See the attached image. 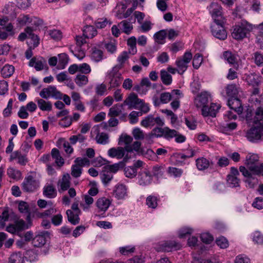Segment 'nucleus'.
<instances>
[{
    "mask_svg": "<svg viewBox=\"0 0 263 263\" xmlns=\"http://www.w3.org/2000/svg\"><path fill=\"white\" fill-rule=\"evenodd\" d=\"M253 26L246 21L242 20L233 27L232 37L236 40H242L247 37L252 30Z\"/></svg>",
    "mask_w": 263,
    "mask_h": 263,
    "instance_id": "obj_1",
    "label": "nucleus"
},
{
    "mask_svg": "<svg viewBox=\"0 0 263 263\" xmlns=\"http://www.w3.org/2000/svg\"><path fill=\"white\" fill-rule=\"evenodd\" d=\"M259 161V157L255 154H249L246 156L245 164L246 165V168L250 172L256 175L263 176V163L260 165H257Z\"/></svg>",
    "mask_w": 263,
    "mask_h": 263,
    "instance_id": "obj_2",
    "label": "nucleus"
},
{
    "mask_svg": "<svg viewBox=\"0 0 263 263\" xmlns=\"http://www.w3.org/2000/svg\"><path fill=\"white\" fill-rule=\"evenodd\" d=\"M209 10L214 20V22L225 23V18L222 14V8L217 3H212L209 7Z\"/></svg>",
    "mask_w": 263,
    "mask_h": 263,
    "instance_id": "obj_3",
    "label": "nucleus"
},
{
    "mask_svg": "<svg viewBox=\"0 0 263 263\" xmlns=\"http://www.w3.org/2000/svg\"><path fill=\"white\" fill-rule=\"evenodd\" d=\"M246 137L250 141L253 142L261 140L263 137V126L254 124L247 131Z\"/></svg>",
    "mask_w": 263,
    "mask_h": 263,
    "instance_id": "obj_4",
    "label": "nucleus"
},
{
    "mask_svg": "<svg viewBox=\"0 0 263 263\" xmlns=\"http://www.w3.org/2000/svg\"><path fill=\"white\" fill-rule=\"evenodd\" d=\"M224 23L214 22L211 26L212 35L220 40H224L227 37V32L224 29Z\"/></svg>",
    "mask_w": 263,
    "mask_h": 263,
    "instance_id": "obj_5",
    "label": "nucleus"
},
{
    "mask_svg": "<svg viewBox=\"0 0 263 263\" xmlns=\"http://www.w3.org/2000/svg\"><path fill=\"white\" fill-rule=\"evenodd\" d=\"M193 58L192 54L190 52H185L182 59L177 60L176 62V65L179 69L178 73L182 74L186 70L188 64L190 62Z\"/></svg>",
    "mask_w": 263,
    "mask_h": 263,
    "instance_id": "obj_6",
    "label": "nucleus"
},
{
    "mask_svg": "<svg viewBox=\"0 0 263 263\" xmlns=\"http://www.w3.org/2000/svg\"><path fill=\"white\" fill-rule=\"evenodd\" d=\"M40 96L44 99H47L50 96L57 99H61L62 93L57 89L54 86H49L43 88L40 93Z\"/></svg>",
    "mask_w": 263,
    "mask_h": 263,
    "instance_id": "obj_7",
    "label": "nucleus"
},
{
    "mask_svg": "<svg viewBox=\"0 0 263 263\" xmlns=\"http://www.w3.org/2000/svg\"><path fill=\"white\" fill-rule=\"evenodd\" d=\"M239 171L245 177L247 178L245 182L248 184L249 187L250 188H253L257 183V179L253 176L256 175L253 174L252 172H250L243 166L239 167Z\"/></svg>",
    "mask_w": 263,
    "mask_h": 263,
    "instance_id": "obj_8",
    "label": "nucleus"
},
{
    "mask_svg": "<svg viewBox=\"0 0 263 263\" xmlns=\"http://www.w3.org/2000/svg\"><path fill=\"white\" fill-rule=\"evenodd\" d=\"M50 233L48 231H42L36 235L33 239L32 243L34 247L41 248L46 242V239L49 238Z\"/></svg>",
    "mask_w": 263,
    "mask_h": 263,
    "instance_id": "obj_9",
    "label": "nucleus"
},
{
    "mask_svg": "<svg viewBox=\"0 0 263 263\" xmlns=\"http://www.w3.org/2000/svg\"><path fill=\"white\" fill-rule=\"evenodd\" d=\"M37 187V181L31 175L26 178L22 183L23 190L26 192H33Z\"/></svg>",
    "mask_w": 263,
    "mask_h": 263,
    "instance_id": "obj_10",
    "label": "nucleus"
},
{
    "mask_svg": "<svg viewBox=\"0 0 263 263\" xmlns=\"http://www.w3.org/2000/svg\"><path fill=\"white\" fill-rule=\"evenodd\" d=\"M210 101V96L206 92H201L195 99L194 103L198 108H206Z\"/></svg>",
    "mask_w": 263,
    "mask_h": 263,
    "instance_id": "obj_11",
    "label": "nucleus"
},
{
    "mask_svg": "<svg viewBox=\"0 0 263 263\" xmlns=\"http://www.w3.org/2000/svg\"><path fill=\"white\" fill-rule=\"evenodd\" d=\"M142 102V100L138 98V96L134 92L130 93L124 100L123 104L128 106V109L137 108Z\"/></svg>",
    "mask_w": 263,
    "mask_h": 263,
    "instance_id": "obj_12",
    "label": "nucleus"
},
{
    "mask_svg": "<svg viewBox=\"0 0 263 263\" xmlns=\"http://www.w3.org/2000/svg\"><path fill=\"white\" fill-rule=\"evenodd\" d=\"M228 105L230 109L234 110L238 114L242 112L243 108L240 100L236 97L231 98L228 101Z\"/></svg>",
    "mask_w": 263,
    "mask_h": 263,
    "instance_id": "obj_13",
    "label": "nucleus"
},
{
    "mask_svg": "<svg viewBox=\"0 0 263 263\" xmlns=\"http://www.w3.org/2000/svg\"><path fill=\"white\" fill-rule=\"evenodd\" d=\"M139 183L140 185L146 186L151 184L152 176L148 171H143L139 173Z\"/></svg>",
    "mask_w": 263,
    "mask_h": 263,
    "instance_id": "obj_14",
    "label": "nucleus"
},
{
    "mask_svg": "<svg viewBox=\"0 0 263 263\" xmlns=\"http://www.w3.org/2000/svg\"><path fill=\"white\" fill-rule=\"evenodd\" d=\"M245 81L249 85L257 87L261 83V77L255 73L245 75Z\"/></svg>",
    "mask_w": 263,
    "mask_h": 263,
    "instance_id": "obj_15",
    "label": "nucleus"
},
{
    "mask_svg": "<svg viewBox=\"0 0 263 263\" xmlns=\"http://www.w3.org/2000/svg\"><path fill=\"white\" fill-rule=\"evenodd\" d=\"M220 107L215 103H211L210 106L208 105L206 108L201 109L202 115L204 117L211 116L215 117L218 110Z\"/></svg>",
    "mask_w": 263,
    "mask_h": 263,
    "instance_id": "obj_16",
    "label": "nucleus"
},
{
    "mask_svg": "<svg viewBox=\"0 0 263 263\" xmlns=\"http://www.w3.org/2000/svg\"><path fill=\"white\" fill-rule=\"evenodd\" d=\"M108 155L112 158L116 157L119 159H121L124 156V149L121 146L111 148L108 151Z\"/></svg>",
    "mask_w": 263,
    "mask_h": 263,
    "instance_id": "obj_17",
    "label": "nucleus"
},
{
    "mask_svg": "<svg viewBox=\"0 0 263 263\" xmlns=\"http://www.w3.org/2000/svg\"><path fill=\"white\" fill-rule=\"evenodd\" d=\"M33 29L31 27H27L25 29V31L29 35V37L31 39V40L33 42V48H35L37 47L40 44V38L37 35H35L33 33Z\"/></svg>",
    "mask_w": 263,
    "mask_h": 263,
    "instance_id": "obj_18",
    "label": "nucleus"
},
{
    "mask_svg": "<svg viewBox=\"0 0 263 263\" xmlns=\"http://www.w3.org/2000/svg\"><path fill=\"white\" fill-rule=\"evenodd\" d=\"M181 92L179 89L172 90L171 92H165V103L171 100H179Z\"/></svg>",
    "mask_w": 263,
    "mask_h": 263,
    "instance_id": "obj_19",
    "label": "nucleus"
},
{
    "mask_svg": "<svg viewBox=\"0 0 263 263\" xmlns=\"http://www.w3.org/2000/svg\"><path fill=\"white\" fill-rule=\"evenodd\" d=\"M66 215L69 222L73 225H76L80 222V214L76 213L71 210L66 211Z\"/></svg>",
    "mask_w": 263,
    "mask_h": 263,
    "instance_id": "obj_20",
    "label": "nucleus"
},
{
    "mask_svg": "<svg viewBox=\"0 0 263 263\" xmlns=\"http://www.w3.org/2000/svg\"><path fill=\"white\" fill-rule=\"evenodd\" d=\"M43 195L48 198H53L57 195V190L52 185L45 186L43 189Z\"/></svg>",
    "mask_w": 263,
    "mask_h": 263,
    "instance_id": "obj_21",
    "label": "nucleus"
},
{
    "mask_svg": "<svg viewBox=\"0 0 263 263\" xmlns=\"http://www.w3.org/2000/svg\"><path fill=\"white\" fill-rule=\"evenodd\" d=\"M239 87L235 84L228 85L226 87V91L228 96L231 98L236 97L238 92Z\"/></svg>",
    "mask_w": 263,
    "mask_h": 263,
    "instance_id": "obj_22",
    "label": "nucleus"
},
{
    "mask_svg": "<svg viewBox=\"0 0 263 263\" xmlns=\"http://www.w3.org/2000/svg\"><path fill=\"white\" fill-rule=\"evenodd\" d=\"M126 190L127 189L125 185L119 184L116 186L114 194L118 199H122L126 195Z\"/></svg>",
    "mask_w": 263,
    "mask_h": 263,
    "instance_id": "obj_23",
    "label": "nucleus"
},
{
    "mask_svg": "<svg viewBox=\"0 0 263 263\" xmlns=\"http://www.w3.org/2000/svg\"><path fill=\"white\" fill-rule=\"evenodd\" d=\"M254 124L263 126V108L258 107L253 119Z\"/></svg>",
    "mask_w": 263,
    "mask_h": 263,
    "instance_id": "obj_24",
    "label": "nucleus"
},
{
    "mask_svg": "<svg viewBox=\"0 0 263 263\" xmlns=\"http://www.w3.org/2000/svg\"><path fill=\"white\" fill-rule=\"evenodd\" d=\"M223 57L229 63L233 65L235 68H237L238 65L237 62V58L235 54L229 51H226L223 53Z\"/></svg>",
    "mask_w": 263,
    "mask_h": 263,
    "instance_id": "obj_25",
    "label": "nucleus"
},
{
    "mask_svg": "<svg viewBox=\"0 0 263 263\" xmlns=\"http://www.w3.org/2000/svg\"><path fill=\"white\" fill-rule=\"evenodd\" d=\"M70 176L69 174H64L62 178L61 181H59V183L60 184L61 190L65 191L68 190L70 185Z\"/></svg>",
    "mask_w": 263,
    "mask_h": 263,
    "instance_id": "obj_26",
    "label": "nucleus"
},
{
    "mask_svg": "<svg viewBox=\"0 0 263 263\" xmlns=\"http://www.w3.org/2000/svg\"><path fill=\"white\" fill-rule=\"evenodd\" d=\"M110 204L109 199L105 197H102L98 199L96 202L97 206L102 211H105L108 208Z\"/></svg>",
    "mask_w": 263,
    "mask_h": 263,
    "instance_id": "obj_27",
    "label": "nucleus"
},
{
    "mask_svg": "<svg viewBox=\"0 0 263 263\" xmlns=\"http://www.w3.org/2000/svg\"><path fill=\"white\" fill-rule=\"evenodd\" d=\"M14 67L10 65H5L1 70V74L3 78L10 77L14 72Z\"/></svg>",
    "mask_w": 263,
    "mask_h": 263,
    "instance_id": "obj_28",
    "label": "nucleus"
},
{
    "mask_svg": "<svg viewBox=\"0 0 263 263\" xmlns=\"http://www.w3.org/2000/svg\"><path fill=\"white\" fill-rule=\"evenodd\" d=\"M83 32L85 38H92L97 34V31L93 26H86Z\"/></svg>",
    "mask_w": 263,
    "mask_h": 263,
    "instance_id": "obj_29",
    "label": "nucleus"
},
{
    "mask_svg": "<svg viewBox=\"0 0 263 263\" xmlns=\"http://www.w3.org/2000/svg\"><path fill=\"white\" fill-rule=\"evenodd\" d=\"M124 167L123 162H119L117 163H115L112 165H105L103 168L108 171L110 173H116L120 168H123Z\"/></svg>",
    "mask_w": 263,
    "mask_h": 263,
    "instance_id": "obj_30",
    "label": "nucleus"
},
{
    "mask_svg": "<svg viewBox=\"0 0 263 263\" xmlns=\"http://www.w3.org/2000/svg\"><path fill=\"white\" fill-rule=\"evenodd\" d=\"M196 166L199 170H204L210 165L209 161L203 157L198 158L196 161Z\"/></svg>",
    "mask_w": 263,
    "mask_h": 263,
    "instance_id": "obj_31",
    "label": "nucleus"
},
{
    "mask_svg": "<svg viewBox=\"0 0 263 263\" xmlns=\"http://www.w3.org/2000/svg\"><path fill=\"white\" fill-rule=\"evenodd\" d=\"M8 263H24V257L20 252L13 253L9 257Z\"/></svg>",
    "mask_w": 263,
    "mask_h": 263,
    "instance_id": "obj_32",
    "label": "nucleus"
},
{
    "mask_svg": "<svg viewBox=\"0 0 263 263\" xmlns=\"http://www.w3.org/2000/svg\"><path fill=\"white\" fill-rule=\"evenodd\" d=\"M181 247V245L175 241L170 240L165 241V252H170L177 250Z\"/></svg>",
    "mask_w": 263,
    "mask_h": 263,
    "instance_id": "obj_33",
    "label": "nucleus"
},
{
    "mask_svg": "<svg viewBox=\"0 0 263 263\" xmlns=\"http://www.w3.org/2000/svg\"><path fill=\"white\" fill-rule=\"evenodd\" d=\"M164 129L161 127H155L152 130L151 134L146 136L145 138L147 141H149L153 136H155L156 137H161L164 135Z\"/></svg>",
    "mask_w": 263,
    "mask_h": 263,
    "instance_id": "obj_34",
    "label": "nucleus"
},
{
    "mask_svg": "<svg viewBox=\"0 0 263 263\" xmlns=\"http://www.w3.org/2000/svg\"><path fill=\"white\" fill-rule=\"evenodd\" d=\"M37 104L40 109L43 111H50L52 109V104L50 102H46L43 99L37 100Z\"/></svg>",
    "mask_w": 263,
    "mask_h": 263,
    "instance_id": "obj_35",
    "label": "nucleus"
},
{
    "mask_svg": "<svg viewBox=\"0 0 263 263\" xmlns=\"http://www.w3.org/2000/svg\"><path fill=\"white\" fill-rule=\"evenodd\" d=\"M109 78L110 80L109 82L110 87L108 88V89L118 87L121 83L122 79L120 76H109Z\"/></svg>",
    "mask_w": 263,
    "mask_h": 263,
    "instance_id": "obj_36",
    "label": "nucleus"
},
{
    "mask_svg": "<svg viewBox=\"0 0 263 263\" xmlns=\"http://www.w3.org/2000/svg\"><path fill=\"white\" fill-rule=\"evenodd\" d=\"M127 45L129 46L128 52L135 54L137 52L136 37L132 36L129 38L127 40Z\"/></svg>",
    "mask_w": 263,
    "mask_h": 263,
    "instance_id": "obj_37",
    "label": "nucleus"
},
{
    "mask_svg": "<svg viewBox=\"0 0 263 263\" xmlns=\"http://www.w3.org/2000/svg\"><path fill=\"white\" fill-rule=\"evenodd\" d=\"M133 138L126 134H122L119 139L118 144L122 145L124 143L125 145H129L133 141Z\"/></svg>",
    "mask_w": 263,
    "mask_h": 263,
    "instance_id": "obj_38",
    "label": "nucleus"
},
{
    "mask_svg": "<svg viewBox=\"0 0 263 263\" xmlns=\"http://www.w3.org/2000/svg\"><path fill=\"white\" fill-rule=\"evenodd\" d=\"M157 198L154 196H148L146 199V203L148 208L156 209L157 206Z\"/></svg>",
    "mask_w": 263,
    "mask_h": 263,
    "instance_id": "obj_39",
    "label": "nucleus"
},
{
    "mask_svg": "<svg viewBox=\"0 0 263 263\" xmlns=\"http://www.w3.org/2000/svg\"><path fill=\"white\" fill-rule=\"evenodd\" d=\"M59 66L61 69H64L65 67V66L68 62L69 58L68 55L65 53H62L59 54Z\"/></svg>",
    "mask_w": 263,
    "mask_h": 263,
    "instance_id": "obj_40",
    "label": "nucleus"
},
{
    "mask_svg": "<svg viewBox=\"0 0 263 263\" xmlns=\"http://www.w3.org/2000/svg\"><path fill=\"white\" fill-rule=\"evenodd\" d=\"M108 135L105 133H98L96 137L97 143L105 144L108 142Z\"/></svg>",
    "mask_w": 263,
    "mask_h": 263,
    "instance_id": "obj_41",
    "label": "nucleus"
},
{
    "mask_svg": "<svg viewBox=\"0 0 263 263\" xmlns=\"http://www.w3.org/2000/svg\"><path fill=\"white\" fill-rule=\"evenodd\" d=\"M142 126L147 127L149 126H153L155 124L154 117L153 115H148L141 121Z\"/></svg>",
    "mask_w": 263,
    "mask_h": 263,
    "instance_id": "obj_42",
    "label": "nucleus"
},
{
    "mask_svg": "<svg viewBox=\"0 0 263 263\" xmlns=\"http://www.w3.org/2000/svg\"><path fill=\"white\" fill-rule=\"evenodd\" d=\"M227 182L231 187H235L239 186L240 180L237 177L227 176Z\"/></svg>",
    "mask_w": 263,
    "mask_h": 263,
    "instance_id": "obj_43",
    "label": "nucleus"
},
{
    "mask_svg": "<svg viewBox=\"0 0 263 263\" xmlns=\"http://www.w3.org/2000/svg\"><path fill=\"white\" fill-rule=\"evenodd\" d=\"M101 176L102 181L105 185L108 184L113 177V176L111 173L104 169L102 171Z\"/></svg>",
    "mask_w": 263,
    "mask_h": 263,
    "instance_id": "obj_44",
    "label": "nucleus"
},
{
    "mask_svg": "<svg viewBox=\"0 0 263 263\" xmlns=\"http://www.w3.org/2000/svg\"><path fill=\"white\" fill-rule=\"evenodd\" d=\"M74 81L78 85L82 86L88 83V80L87 77L85 75L78 74Z\"/></svg>",
    "mask_w": 263,
    "mask_h": 263,
    "instance_id": "obj_45",
    "label": "nucleus"
},
{
    "mask_svg": "<svg viewBox=\"0 0 263 263\" xmlns=\"http://www.w3.org/2000/svg\"><path fill=\"white\" fill-rule=\"evenodd\" d=\"M91 58L96 62H99L102 59L103 52L102 50L97 49L96 48H92Z\"/></svg>",
    "mask_w": 263,
    "mask_h": 263,
    "instance_id": "obj_46",
    "label": "nucleus"
},
{
    "mask_svg": "<svg viewBox=\"0 0 263 263\" xmlns=\"http://www.w3.org/2000/svg\"><path fill=\"white\" fill-rule=\"evenodd\" d=\"M137 169L133 166H128L124 169L126 177L130 178L135 177L137 175Z\"/></svg>",
    "mask_w": 263,
    "mask_h": 263,
    "instance_id": "obj_47",
    "label": "nucleus"
},
{
    "mask_svg": "<svg viewBox=\"0 0 263 263\" xmlns=\"http://www.w3.org/2000/svg\"><path fill=\"white\" fill-rule=\"evenodd\" d=\"M254 56L253 57V59L254 60L255 63L257 66H262L263 65V54L261 53L259 51H256L254 53Z\"/></svg>",
    "mask_w": 263,
    "mask_h": 263,
    "instance_id": "obj_48",
    "label": "nucleus"
},
{
    "mask_svg": "<svg viewBox=\"0 0 263 263\" xmlns=\"http://www.w3.org/2000/svg\"><path fill=\"white\" fill-rule=\"evenodd\" d=\"M26 257L30 261H34L37 259L38 254L37 252L34 250H29L26 252Z\"/></svg>",
    "mask_w": 263,
    "mask_h": 263,
    "instance_id": "obj_49",
    "label": "nucleus"
},
{
    "mask_svg": "<svg viewBox=\"0 0 263 263\" xmlns=\"http://www.w3.org/2000/svg\"><path fill=\"white\" fill-rule=\"evenodd\" d=\"M202 62V55L200 53H196L193 60V66L195 69H198Z\"/></svg>",
    "mask_w": 263,
    "mask_h": 263,
    "instance_id": "obj_50",
    "label": "nucleus"
},
{
    "mask_svg": "<svg viewBox=\"0 0 263 263\" xmlns=\"http://www.w3.org/2000/svg\"><path fill=\"white\" fill-rule=\"evenodd\" d=\"M179 33L178 30H175L173 29H170L168 30H165V37H167L170 40H174L176 38Z\"/></svg>",
    "mask_w": 263,
    "mask_h": 263,
    "instance_id": "obj_51",
    "label": "nucleus"
},
{
    "mask_svg": "<svg viewBox=\"0 0 263 263\" xmlns=\"http://www.w3.org/2000/svg\"><path fill=\"white\" fill-rule=\"evenodd\" d=\"M164 168L163 166H155L153 167V175L157 178H161L163 175Z\"/></svg>",
    "mask_w": 263,
    "mask_h": 263,
    "instance_id": "obj_52",
    "label": "nucleus"
},
{
    "mask_svg": "<svg viewBox=\"0 0 263 263\" xmlns=\"http://www.w3.org/2000/svg\"><path fill=\"white\" fill-rule=\"evenodd\" d=\"M216 242L218 246L222 249L227 248L229 246L228 241L223 236L217 238Z\"/></svg>",
    "mask_w": 263,
    "mask_h": 263,
    "instance_id": "obj_53",
    "label": "nucleus"
},
{
    "mask_svg": "<svg viewBox=\"0 0 263 263\" xmlns=\"http://www.w3.org/2000/svg\"><path fill=\"white\" fill-rule=\"evenodd\" d=\"M120 24L122 25L123 32L127 34H129L133 29L132 25L127 21H123Z\"/></svg>",
    "mask_w": 263,
    "mask_h": 263,
    "instance_id": "obj_54",
    "label": "nucleus"
},
{
    "mask_svg": "<svg viewBox=\"0 0 263 263\" xmlns=\"http://www.w3.org/2000/svg\"><path fill=\"white\" fill-rule=\"evenodd\" d=\"M201 241L206 244H210L214 239L213 237L209 233H203L201 234Z\"/></svg>",
    "mask_w": 263,
    "mask_h": 263,
    "instance_id": "obj_55",
    "label": "nucleus"
},
{
    "mask_svg": "<svg viewBox=\"0 0 263 263\" xmlns=\"http://www.w3.org/2000/svg\"><path fill=\"white\" fill-rule=\"evenodd\" d=\"M82 174V168L78 165H72L71 167V175L74 178H78Z\"/></svg>",
    "mask_w": 263,
    "mask_h": 263,
    "instance_id": "obj_56",
    "label": "nucleus"
},
{
    "mask_svg": "<svg viewBox=\"0 0 263 263\" xmlns=\"http://www.w3.org/2000/svg\"><path fill=\"white\" fill-rule=\"evenodd\" d=\"M155 41L158 44H162L164 40V30H161L154 35Z\"/></svg>",
    "mask_w": 263,
    "mask_h": 263,
    "instance_id": "obj_57",
    "label": "nucleus"
},
{
    "mask_svg": "<svg viewBox=\"0 0 263 263\" xmlns=\"http://www.w3.org/2000/svg\"><path fill=\"white\" fill-rule=\"evenodd\" d=\"M134 138L136 140H142L144 138L143 132L139 128H135L132 132Z\"/></svg>",
    "mask_w": 263,
    "mask_h": 263,
    "instance_id": "obj_58",
    "label": "nucleus"
},
{
    "mask_svg": "<svg viewBox=\"0 0 263 263\" xmlns=\"http://www.w3.org/2000/svg\"><path fill=\"white\" fill-rule=\"evenodd\" d=\"M140 155L144 156L148 159H153L156 156V153H155L151 149H147L145 151L144 149L141 151V154Z\"/></svg>",
    "mask_w": 263,
    "mask_h": 263,
    "instance_id": "obj_59",
    "label": "nucleus"
},
{
    "mask_svg": "<svg viewBox=\"0 0 263 263\" xmlns=\"http://www.w3.org/2000/svg\"><path fill=\"white\" fill-rule=\"evenodd\" d=\"M252 205L258 210L263 209V198L256 197L252 203Z\"/></svg>",
    "mask_w": 263,
    "mask_h": 263,
    "instance_id": "obj_60",
    "label": "nucleus"
},
{
    "mask_svg": "<svg viewBox=\"0 0 263 263\" xmlns=\"http://www.w3.org/2000/svg\"><path fill=\"white\" fill-rule=\"evenodd\" d=\"M72 117L66 116L63 118L59 123V125L63 127H68L71 124Z\"/></svg>",
    "mask_w": 263,
    "mask_h": 263,
    "instance_id": "obj_61",
    "label": "nucleus"
},
{
    "mask_svg": "<svg viewBox=\"0 0 263 263\" xmlns=\"http://www.w3.org/2000/svg\"><path fill=\"white\" fill-rule=\"evenodd\" d=\"M169 48L172 52H177L183 48V44L181 42H177L173 43Z\"/></svg>",
    "mask_w": 263,
    "mask_h": 263,
    "instance_id": "obj_62",
    "label": "nucleus"
},
{
    "mask_svg": "<svg viewBox=\"0 0 263 263\" xmlns=\"http://www.w3.org/2000/svg\"><path fill=\"white\" fill-rule=\"evenodd\" d=\"M253 241L259 245L263 244V235L259 232H255L254 234Z\"/></svg>",
    "mask_w": 263,
    "mask_h": 263,
    "instance_id": "obj_63",
    "label": "nucleus"
},
{
    "mask_svg": "<svg viewBox=\"0 0 263 263\" xmlns=\"http://www.w3.org/2000/svg\"><path fill=\"white\" fill-rule=\"evenodd\" d=\"M235 263H250V260L244 255H239L236 256Z\"/></svg>",
    "mask_w": 263,
    "mask_h": 263,
    "instance_id": "obj_64",
    "label": "nucleus"
}]
</instances>
